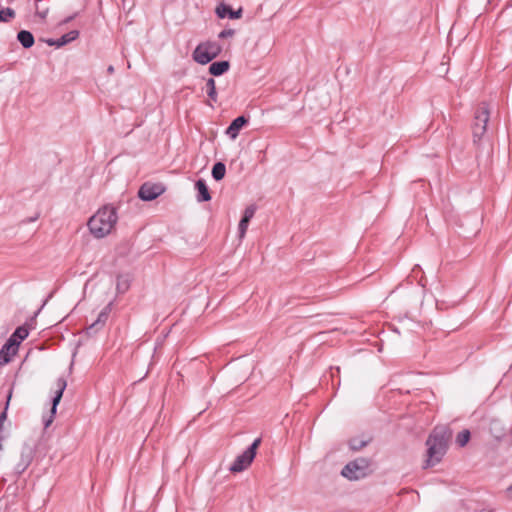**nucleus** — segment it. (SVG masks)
I'll use <instances>...</instances> for the list:
<instances>
[{"label":"nucleus","instance_id":"nucleus-21","mask_svg":"<svg viewBox=\"0 0 512 512\" xmlns=\"http://www.w3.org/2000/svg\"><path fill=\"white\" fill-rule=\"evenodd\" d=\"M225 173H226V166L224 163L217 162L214 164V166L212 168V177L216 181L222 180L225 176Z\"/></svg>","mask_w":512,"mask_h":512},{"label":"nucleus","instance_id":"nucleus-33","mask_svg":"<svg viewBox=\"0 0 512 512\" xmlns=\"http://www.w3.org/2000/svg\"><path fill=\"white\" fill-rule=\"evenodd\" d=\"M509 496L512 497V485L508 488Z\"/></svg>","mask_w":512,"mask_h":512},{"label":"nucleus","instance_id":"nucleus-5","mask_svg":"<svg viewBox=\"0 0 512 512\" xmlns=\"http://www.w3.org/2000/svg\"><path fill=\"white\" fill-rule=\"evenodd\" d=\"M222 51V47L215 41H208L199 44L193 51V59L202 65H205L216 58Z\"/></svg>","mask_w":512,"mask_h":512},{"label":"nucleus","instance_id":"nucleus-32","mask_svg":"<svg viewBox=\"0 0 512 512\" xmlns=\"http://www.w3.org/2000/svg\"><path fill=\"white\" fill-rule=\"evenodd\" d=\"M73 18H74V16L68 17L67 19L64 20V23L70 22Z\"/></svg>","mask_w":512,"mask_h":512},{"label":"nucleus","instance_id":"nucleus-15","mask_svg":"<svg viewBox=\"0 0 512 512\" xmlns=\"http://www.w3.org/2000/svg\"><path fill=\"white\" fill-rule=\"evenodd\" d=\"M195 189L197 190V201L198 202H207L211 200V195L209 189L206 185V182L203 179H198L195 182Z\"/></svg>","mask_w":512,"mask_h":512},{"label":"nucleus","instance_id":"nucleus-11","mask_svg":"<svg viewBox=\"0 0 512 512\" xmlns=\"http://www.w3.org/2000/svg\"><path fill=\"white\" fill-rule=\"evenodd\" d=\"M111 311V303H109L99 314L97 319L87 328V333L92 334L102 328L110 314Z\"/></svg>","mask_w":512,"mask_h":512},{"label":"nucleus","instance_id":"nucleus-8","mask_svg":"<svg viewBox=\"0 0 512 512\" xmlns=\"http://www.w3.org/2000/svg\"><path fill=\"white\" fill-rule=\"evenodd\" d=\"M67 387V381L60 377L55 382V391H54V397L52 399V407H51V415L48 419H45L44 425L45 427H49L50 424L53 422L54 415L56 414L57 406L63 396V392Z\"/></svg>","mask_w":512,"mask_h":512},{"label":"nucleus","instance_id":"nucleus-18","mask_svg":"<svg viewBox=\"0 0 512 512\" xmlns=\"http://www.w3.org/2000/svg\"><path fill=\"white\" fill-rule=\"evenodd\" d=\"M230 64L228 61L213 62L209 67V72L213 76H220L229 70Z\"/></svg>","mask_w":512,"mask_h":512},{"label":"nucleus","instance_id":"nucleus-13","mask_svg":"<svg viewBox=\"0 0 512 512\" xmlns=\"http://www.w3.org/2000/svg\"><path fill=\"white\" fill-rule=\"evenodd\" d=\"M247 123L248 119L245 116H239L235 118L226 129V135H228L232 140H235L241 128L245 126Z\"/></svg>","mask_w":512,"mask_h":512},{"label":"nucleus","instance_id":"nucleus-30","mask_svg":"<svg viewBox=\"0 0 512 512\" xmlns=\"http://www.w3.org/2000/svg\"><path fill=\"white\" fill-rule=\"evenodd\" d=\"M107 72H108L109 74L114 73V67H113L112 65H110V66L108 67V69H107Z\"/></svg>","mask_w":512,"mask_h":512},{"label":"nucleus","instance_id":"nucleus-7","mask_svg":"<svg viewBox=\"0 0 512 512\" xmlns=\"http://www.w3.org/2000/svg\"><path fill=\"white\" fill-rule=\"evenodd\" d=\"M165 192V187L161 183H144L139 191L138 196L143 201H152Z\"/></svg>","mask_w":512,"mask_h":512},{"label":"nucleus","instance_id":"nucleus-20","mask_svg":"<svg viewBox=\"0 0 512 512\" xmlns=\"http://www.w3.org/2000/svg\"><path fill=\"white\" fill-rule=\"evenodd\" d=\"M206 93L211 102H217L218 96L216 91V84L213 78H209L205 85Z\"/></svg>","mask_w":512,"mask_h":512},{"label":"nucleus","instance_id":"nucleus-28","mask_svg":"<svg viewBox=\"0 0 512 512\" xmlns=\"http://www.w3.org/2000/svg\"><path fill=\"white\" fill-rule=\"evenodd\" d=\"M39 1L40 0H36V15H38L41 19H44L47 16L48 8H46L44 10H40L39 7H38V2Z\"/></svg>","mask_w":512,"mask_h":512},{"label":"nucleus","instance_id":"nucleus-26","mask_svg":"<svg viewBox=\"0 0 512 512\" xmlns=\"http://www.w3.org/2000/svg\"><path fill=\"white\" fill-rule=\"evenodd\" d=\"M248 225H249V221H247L246 219H241L240 222H239V227H238V230H239V238L242 239L244 238L245 234H246V231L248 229Z\"/></svg>","mask_w":512,"mask_h":512},{"label":"nucleus","instance_id":"nucleus-14","mask_svg":"<svg viewBox=\"0 0 512 512\" xmlns=\"http://www.w3.org/2000/svg\"><path fill=\"white\" fill-rule=\"evenodd\" d=\"M79 36V32L77 30H72L64 35H62L60 38L54 40V39H48L46 43L49 46H56V47H62L75 39H77Z\"/></svg>","mask_w":512,"mask_h":512},{"label":"nucleus","instance_id":"nucleus-6","mask_svg":"<svg viewBox=\"0 0 512 512\" xmlns=\"http://www.w3.org/2000/svg\"><path fill=\"white\" fill-rule=\"evenodd\" d=\"M261 444V438H257L253 443L240 455L236 457L229 470L233 473L242 472L247 469L256 456V451Z\"/></svg>","mask_w":512,"mask_h":512},{"label":"nucleus","instance_id":"nucleus-23","mask_svg":"<svg viewBox=\"0 0 512 512\" xmlns=\"http://www.w3.org/2000/svg\"><path fill=\"white\" fill-rule=\"evenodd\" d=\"M470 439V432L468 430H463L460 433H458L456 437V443L460 447H464Z\"/></svg>","mask_w":512,"mask_h":512},{"label":"nucleus","instance_id":"nucleus-25","mask_svg":"<svg viewBox=\"0 0 512 512\" xmlns=\"http://www.w3.org/2000/svg\"><path fill=\"white\" fill-rule=\"evenodd\" d=\"M255 212H256V206L249 205L248 207H246L242 218L246 219L247 221L250 222V220L254 217Z\"/></svg>","mask_w":512,"mask_h":512},{"label":"nucleus","instance_id":"nucleus-12","mask_svg":"<svg viewBox=\"0 0 512 512\" xmlns=\"http://www.w3.org/2000/svg\"><path fill=\"white\" fill-rule=\"evenodd\" d=\"M216 15L223 19L225 17H229L230 19H239L241 18L242 16V8H239L238 10H233L230 6L224 4V3H220L217 7H216Z\"/></svg>","mask_w":512,"mask_h":512},{"label":"nucleus","instance_id":"nucleus-29","mask_svg":"<svg viewBox=\"0 0 512 512\" xmlns=\"http://www.w3.org/2000/svg\"><path fill=\"white\" fill-rule=\"evenodd\" d=\"M10 398H11V393L9 394L8 396V399H7V402H6V406H5V409L4 411L0 414V422L1 423H4V421L6 420L7 418V409H8V405H9V401H10Z\"/></svg>","mask_w":512,"mask_h":512},{"label":"nucleus","instance_id":"nucleus-27","mask_svg":"<svg viewBox=\"0 0 512 512\" xmlns=\"http://www.w3.org/2000/svg\"><path fill=\"white\" fill-rule=\"evenodd\" d=\"M234 34H235V30L234 29H224L223 31H221L218 34V37L221 38V39H224V38H228V37H233Z\"/></svg>","mask_w":512,"mask_h":512},{"label":"nucleus","instance_id":"nucleus-4","mask_svg":"<svg viewBox=\"0 0 512 512\" xmlns=\"http://www.w3.org/2000/svg\"><path fill=\"white\" fill-rule=\"evenodd\" d=\"M370 473V460L364 457L350 461L341 471V475L351 481L363 479Z\"/></svg>","mask_w":512,"mask_h":512},{"label":"nucleus","instance_id":"nucleus-22","mask_svg":"<svg viewBox=\"0 0 512 512\" xmlns=\"http://www.w3.org/2000/svg\"><path fill=\"white\" fill-rule=\"evenodd\" d=\"M15 17V11L9 7L0 6V21L9 22Z\"/></svg>","mask_w":512,"mask_h":512},{"label":"nucleus","instance_id":"nucleus-19","mask_svg":"<svg viewBox=\"0 0 512 512\" xmlns=\"http://www.w3.org/2000/svg\"><path fill=\"white\" fill-rule=\"evenodd\" d=\"M28 334L29 332L27 328H25L24 326H20L14 331V333L8 338V340H14L13 343L19 349L21 341L26 339L28 337Z\"/></svg>","mask_w":512,"mask_h":512},{"label":"nucleus","instance_id":"nucleus-17","mask_svg":"<svg viewBox=\"0 0 512 512\" xmlns=\"http://www.w3.org/2000/svg\"><path fill=\"white\" fill-rule=\"evenodd\" d=\"M131 281H132V277L130 274L118 275L117 282H116V289H117L118 293L123 294V293L127 292L130 287Z\"/></svg>","mask_w":512,"mask_h":512},{"label":"nucleus","instance_id":"nucleus-1","mask_svg":"<svg viewBox=\"0 0 512 512\" xmlns=\"http://www.w3.org/2000/svg\"><path fill=\"white\" fill-rule=\"evenodd\" d=\"M451 433L446 427H436L426 441L427 460L425 468L434 466L441 461L445 455Z\"/></svg>","mask_w":512,"mask_h":512},{"label":"nucleus","instance_id":"nucleus-9","mask_svg":"<svg viewBox=\"0 0 512 512\" xmlns=\"http://www.w3.org/2000/svg\"><path fill=\"white\" fill-rule=\"evenodd\" d=\"M34 453V447L29 443H24L21 450L20 462L16 466V470L18 473H23L29 467L34 458Z\"/></svg>","mask_w":512,"mask_h":512},{"label":"nucleus","instance_id":"nucleus-31","mask_svg":"<svg viewBox=\"0 0 512 512\" xmlns=\"http://www.w3.org/2000/svg\"><path fill=\"white\" fill-rule=\"evenodd\" d=\"M3 440H4V437L0 436V451L3 449V445H2Z\"/></svg>","mask_w":512,"mask_h":512},{"label":"nucleus","instance_id":"nucleus-24","mask_svg":"<svg viewBox=\"0 0 512 512\" xmlns=\"http://www.w3.org/2000/svg\"><path fill=\"white\" fill-rule=\"evenodd\" d=\"M368 441L359 438H353L349 441V446L352 450L358 451L367 445Z\"/></svg>","mask_w":512,"mask_h":512},{"label":"nucleus","instance_id":"nucleus-2","mask_svg":"<svg viewBox=\"0 0 512 512\" xmlns=\"http://www.w3.org/2000/svg\"><path fill=\"white\" fill-rule=\"evenodd\" d=\"M117 219L115 208L112 206H104L90 218L88 222L90 232L96 238H103L112 231Z\"/></svg>","mask_w":512,"mask_h":512},{"label":"nucleus","instance_id":"nucleus-3","mask_svg":"<svg viewBox=\"0 0 512 512\" xmlns=\"http://www.w3.org/2000/svg\"><path fill=\"white\" fill-rule=\"evenodd\" d=\"M490 119V111L486 103H482L475 111L472 123L473 143L480 146L481 142L486 139L487 124Z\"/></svg>","mask_w":512,"mask_h":512},{"label":"nucleus","instance_id":"nucleus-16","mask_svg":"<svg viewBox=\"0 0 512 512\" xmlns=\"http://www.w3.org/2000/svg\"><path fill=\"white\" fill-rule=\"evenodd\" d=\"M17 40L26 49L31 48L35 42L33 34L28 30L19 31L17 34Z\"/></svg>","mask_w":512,"mask_h":512},{"label":"nucleus","instance_id":"nucleus-10","mask_svg":"<svg viewBox=\"0 0 512 512\" xmlns=\"http://www.w3.org/2000/svg\"><path fill=\"white\" fill-rule=\"evenodd\" d=\"M14 340H7L0 350V366L8 364L17 354L18 348L13 343Z\"/></svg>","mask_w":512,"mask_h":512}]
</instances>
